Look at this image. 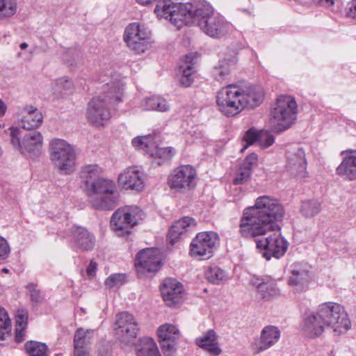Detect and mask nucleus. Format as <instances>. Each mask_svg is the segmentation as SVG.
Wrapping results in <instances>:
<instances>
[{"label": "nucleus", "mask_w": 356, "mask_h": 356, "mask_svg": "<svg viewBox=\"0 0 356 356\" xmlns=\"http://www.w3.org/2000/svg\"><path fill=\"white\" fill-rule=\"evenodd\" d=\"M195 343L211 356H218L222 353L218 342V336L213 329L202 332L195 339Z\"/></svg>", "instance_id": "nucleus-24"}, {"label": "nucleus", "mask_w": 356, "mask_h": 356, "mask_svg": "<svg viewBox=\"0 0 356 356\" xmlns=\"http://www.w3.org/2000/svg\"><path fill=\"white\" fill-rule=\"evenodd\" d=\"M197 179V171L193 166L181 165L170 174L168 184L171 189L179 193H185L195 187Z\"/></svg>", "instance_id": "nucleus-15"}, {"label": "nucleus", "mask_w": 356, "mask_h": 356, "mask_svg": "<svg viewBox=\"0 0 356 356\" xmlns=\"http://www.w3.org/2000/svg\"><path fill=\"white\" fill-rule=\"evenodd\" d=\"M140 107L143 111L158 112H167L170 109V105L166 99L159 95L144 98L140 101Z\"/></svg>", "instance_id": "nucleus-33"}, {"label": "nucleus", "mask_w": 356, "mask_h": 356, "mask_svg": "<svg viewBox=\"0 0 356 356\" xmlns=\"http://www.w3.org/2000/svg\"><path fill=\"white\" fill-rule=\"evenodd\" d=\"M268 236L256 240V247L262 257L269 261L272 257L280 259L286 253L289 243L280 232V227L271 229Z\"/></svg>", "instance_id": "nucleus-9"}, {"label": "nucleus", "mask_w": 356, "mask_h": 356, "mask_svg": "<svg viewBox=\"0 0 356 356\" xmlns=\"http://www.w3.org/2000/svg\"><path fill=\"white\" fill-rule=\"evenodd\" d=\"M260 132L257 131L255 129L251 128L248 129L243 136V147L241 149V152H244L250 145L254 143H258L260 136Z\"/></svg>", "instance_id": "nucleus-43"}, {"label": "nucleus", "mask_w": 356, "mask_h": 356, "mask_svg": "<svg viewBox=\"0 0 356 356\" xmlns=\"http://www.w3.org/2000/svg\"><path fill=\"white\" fill-rule=\"evenodd\" d=\"M155 140L154 136L151 134L138 136L132 139L131 145L135 149L149 155L152 148L154 147Z\"/></svg>", "instance_id": "nucleus-36"}, {"label": "nucleus", "mask_w": 356, "mask_h": 356, "mask_svg": "<svg viewBox=\"0 0 356 356\" xmlns=\"http://www.w3.org/2000/svg\"><path fill=\"white\" fill-rule=\"evenodd\" d=\"M195 227L196 221L191 217L185 216L178 220L172 225L168 232V240L169 243L174 245L181 236L193 230Z\"/></svg>", "instance_id": "nucleus-29"}, {"label": "nucleus", "mask_w": 356, "mask_h": 356, "mask_svg": "<svg viewBox=\"0 0 356 356\" xmlns=\"http://www.w3.org/2000/svg\"><path fill=\"white\" fill-rule=\"evenodd\" d=\"M205 277L213 284H220L228 280L227 272L217 266L209 267L205 271Z\"/></svg>", "instance_id": "nucleus-38"}, {"label": "nucleus", "mask_w": 356, "mask_h": 356, "mask_svg": "<svg viewBox=\"0 0 356 356\" xmlns=\"http://www.w3.org/2000/svg\"><path fill=\"white\" fill-rule=\"evenodd\" d=\"M97 268V264L94 261H90L89 263L87 268H86V273L88 277L92 278L96 275V270Z\"/></svg>", "instance_id": "nucleus-51"}, {"label": "nucleus", "mask_w": 356, "mask_h": 356, "mask_svg": "<svg viewBox=\"0 0 356 356\" xmlns=\"http://www.w3.org/2000/svg\"><path fill=\"white\" fill-rule=\"evenodd\" d=\"M264 99L261 88L252 85L229 84L221 88L216 94L218 111L227 117H234L243 110L259 106Z\"/></svg>", "instance_id": "nucleus-3"}, {"label": "nucleus", "mask_w": 356, "mask_h": 356, "mask_svg": "<svg viewBox=\"0 0 356 356\" xmlns=\"http://www.w3.org/2000/svg\"><path fill=\"white\" fill-rule=\"evenodd\" d=\"M151 32L144 24H129L124 30V40L127 47L137 54L144 53L149 47Z\"/></svg>", "instance_id": "nucleus-14"}, {"label": "nucleus", "mask_w": 356, "mask_h": 356, "mask_svg": "<svg viewBox=\"0 0 356 356\" xmlns=\"http://www.w3.org/2000/svg\"><path fill=\"white\" fill-rule=\"evenodd\" d=\"M17 10L16 0H1V17H10L16 13Z\"/></svg>", "instance_id": "nucleus-42"}, {"label": "nucleus", "mask_w": 356, "mask_h": 356, "mask_svg": "<svg viewBox=\"0 0 356 356\" xmlns=\"http://www.w3.org/2000/svg\"><path fill=\"white\" fill-rule=\"evenodd\" d=\"M298 104L291 95L279 96L273 104L270 122L273 129L281 132L289 129L297 120Z\"/></svg>", "instance_id": "nucleus-5"}, {"label": "nucleus", "mask_w": 356, "mask_h": 356, "mask_svg": "<svg viewBox=\"0 0 356 356\" xmlns=\"http://www.w3.org/2000/svg\"><path fill=\"white\" fill-rule=\"evenodd\" d=\"M65 228L59 227L58 233L63 237H69L72 247L76 251L91 250L95 244V238L92 234L86 228L76 226L72 222L65 220Z\"/></svg>", "instance_id": "nucleus-12"}, {"label": "nucleus", "mask_w": 356, "mask_h": 356, "mask_svg": "<svg viewBox=\"0 0 356 356\" xmlns=\"http://www.w3.org/2000/svg\"><path fill=\"white\" fill-rule=\"evenodd\" d=\"M88 331H85L83 329H78L74 335V348H83L86 344V334Z\"/></svg>", "instance_id": "nucleus-46"}, {"label": "nucleus", "mask_w": 356, "mask_h": 356, "mask_svg": "<svg viewBox=\"0 0 356 356\" xmlns=\"http://www.w3.org/2000/svg\"><path fill=\"white\" fill-rule=\"evenodd\" d=\"M28 312L24 309H19L15 314V337L17 343L25 339V330L27 327Z\"/></svg>", "instance_id": "nucleus-35"}, {"label": "nucleus", "mask_w": 356, "mask_h": 356, "mask_svg": "<svg viewBox=\"0 0 356 356\" xmlns=\"http://www.w3.org/2000/svg\"><path fill=\"white\" fill-rule=\"evenodd\" d=\"M18 121L22 128L32 130L39 127L43 122L41 111L33 105H25L18 114Z\"/></svg>", "instance_id": "nucleus-21"}, {"label": "nucleus", "mask_w": 356, "mask_h": 356, "mask_svg": "<svg viewBox=\"0 0 356 356\" xmlns=\"http://www.w3.org/2000/svg\"><path fill=\"white\" fill-rule=\"evenodd\" d=\"M257 291L260 297L264 300H270L280 295V289L275 280L253 277L250 281Z\"/></svg>", "instance_id": "nucleus-28"}, {"label": "nucleus", "mask_w": 356, "mask_h": 356, "mask_svg": "<svg viewBox=\"0 0 356 356\" xmlns=\"http://www.w3.org/2000/svg\"><path fill=\"white\" fill-rule=\"evenodd\" d=\"M325 325L318 311H316V312L305 314L301 330L306 337L315 338L322 334L324 332Z\"/></svg>", "instance_id": "nucleus-27"}, {"label": "nucleus", "mask_w": 356, "mask_h": 356, "mask_svg": "<svg viewBox=\"0 0 356 356\" xmlns=\"http://www.w3.org/2000/svg\"><path fill=\"white\" fill-rule=\"evenodd\" d=\"M162 265V255L157 248H147L140 251L135 261L138 272H157Z\"/></svg>", "instance_id": "nucleus-19"}, {"label": "nucleus", "mask_w": 356, "mask_h": 356, "mask_svg": "<svg viewBox=\"0 0 356 356\" xmlns=\"http://www.w3.org/2000/svg\"><path fill=\"white\" fill-rule=\"evenodd\" d=\"M284 209L279 200L270 195L258 197L252 206L245 208L239 219L238 234L243 238H256L278 228Z\"/></svg>", "instance_id": "nucleus-2"}, {"label": "nucleus", "mask_w": 356, "mask_h": 356, "mask_svg": "<svg viewBox=\"0 0 356 356\" xmlns=\"http://www.w3.org/2000/svg\"><path fill=\"white\" fill-rule=\"evenodd\" d=\"M175 149L171 147H160L156 141L154 142V147L152 148L149 152V156L154 159H159L157 162L158 165H161L164 161H168L172 158L175 154Z\"/></svg>", "instance_id": "nucleus-37"}, {"label": "nucleus", "mask_w": 356, "mask_h": 356, "mask_svg": "<svg viewBox=\"0 0 356 356\" xmlns=\"http://www.w3.org/2000/svg\"><path fill=\"white\" fill-rule=\"evenodd\" d=\"M348 15L356 18V0H352L349 3Z\"/></svg>", "instance_id": "nucleus-53"}, {"label": "nucleus", "mask_w": 356, "mask_h": 356, "mask_svg": "<svg viewBox=\"0 0 356 356\" xmlns=\"http://www.w3.org/2000/svg\"><path fill=\"white\" fill-rule=\"evenodd\" d=\"M123 83L120 81H111L103 86L102 95L94 97L88 104L86 117L95 127L104 126L111 118L110 104L121 102Z\"/></svg>", "instance_id": "nucleus-4"}, {"label": "nucleus", "mask_w": 356, "mask_h": 356, "mask_svg": "<svg viewBox=\"0 0 356 356\" xmlns=\"http://www.w3.org/2000/svg\"><path fill=\"white\" fill-rule=\"evenodd\" d=\"M321 3L327 7L332 6L334 3L335 0H320Z\"/></svg>", "instance_id": "nucleus-55"}, {"label": "nucleus", "mask_w": 356, "mask_h": 356, "mask_svg": "<svg viewBox=\"0 0 356 356\" xmlns=\"http://www.w3.org/2000/svg\"><path fill=\"white\" fill-rule=\"evenodd\" d=\"M143 216L142 211L137 206H127L114 212L111 219V227L118 236H124L130 232Z\"/></svg>", "instance_id": "nucleus-11"}, {"label": "nucleus", "mask_w": 356, "mask_h": 356, "mask_svg": "<svg viewBox=\"0 0 356 356\" xmlns=\"http://www.w3.org/2000/svg\"><path fill=\"white\" fill-rule=\"evenodd\" d=\"M118 183L124 189L141 191L145 188V175L138 167L129 166L118 175Z\"/></svg>", "instance_id": "nucleus-20"}, {"label": "nucleus", "mask_w": 356, "mask_h": 356, "mask_svg": "<svg viewBox=\"0 0 356 356\" xmlns=\"http://www.w3.org/2000/svg\"><path fill=\"white\" fill-rule=\"evenodd\" d=\"M74 356H90L88 353L82 348H74Z\"/></svg>", "instance_id": "nucleus-54"}, {"label": "nucleus", "mask_w": 356, "mask_h": 356, "mask_svg": "<svg viewBox=\"0 0 356 356\" xmlns=\"http://www.w3.org/2000/svg\"><path fill=\"white\" fill-rule=\"evenodd\" d=\"M9 270L6 268H1V273H8Z\"/></svg>", "instance_id": "nucleus-58"}, {"label": "nucleus", "mask_w": 356, "mask_h": 356, "mask_svg": "<svg viewBox=\"0 0 356 356\" xmlns=\"http://www.w3.org/2000/svg\"><path fill=\"white\" fill-rule=\"evenodd\" d=\"M281 332L274 325L265 326L260 334L259 339L252 344L255 353H259L273 346L280 339Z\"/></svg>", "instance_id": "nucleus-22"}, {"label": "nucleus", "mask_w": 356, "mask_h": 356, "mask_svg": "<svg viewBox=\"0 0 356 356\" xmlns=\"http://www.w3.org/2000/svg\"><path fill=\"white\" fill-rule=\"evenodd\" d=\"M159 18L168 20L177 29L184 25L197 24L208 36L220 39L232 29V24L222 16L216 14L213 6L205 0L175 3L173 0H163L154 9Z\"/></svg>", "instance_id": "nucleus-1"}, {"label": "nucleus", "mask_w": 356, "mask_h": 356, "mask_svg": "<svg viewBox=\"0 0 356 356\" xmlns=\"http://www.w3.org/2000/svg\"><path fill=\"white\" fill-rule=\"evenodd\" d=\"M321 211V204L317 200H307L302 202L300 213L305 218H313Z\"/></svg>", "instance_id": "nucleus-39"}, {"label": "nucleus", "mask_w": 356, "mask_h": 356, "mask_svg": "<svg viewBox=\"0 0 356 356\" xmlns=\"http://www.w3.org/2000/svg\"><path fill=\"white\" fill-rule=\"evenodd\" d=\"M27 47H28V44H27V43H26V42H22V43H21V44H20V47H21V49H26Z\"/></svg>", "instance_id": "nucleus-57"}, {"label": "nucleus", "mask_w": 356, "mask_h": 356, "mask_svg": "<svg viewBox=\"0 0 356 356\" xmlns=\"http://www.w3.org/2000/svg\"><path fill=\"white\" fill-rule=\"evenodd\" d=\"M291 268L289 284L294 286L296 290H304L311 279L310 266L307 263H295Z\"/></svg>", "instance_id": "nucleus-23"}, {"label": "nucleus", "mask_w": 356, "mask_h": 356, "mask_svg": "<svg viewBox=\"0 0 356 356\" xmlns=\"http://www.w3.org/2000/svg\"><path fill=\"white\" fill-rule=\"evenodd\" d=\"M139 330V324L133 314L123 312L116 316L115 331L121 342L130 343L136 338Z\"/></svg>", "instance_id": "nucleus-17"}, {"label": "nucleus", "mask_w": 356, "mask_h": 356, "mask_svg": "<svg viewBox=\"0 0 356 356\" xmlns=\"http://www.w3.org/2000/svg\"><path fill=\"white\" fill-rule=\"evenodd\" d=\"M7 109L6 105L1 101V116L4 115Z\"/></svg>", "instance_id": "nucleus-56"}, {"label": "nucleus", "mask_w": 356, "mask_h": 356, "mask_svg": "<svg viewBox=\"0 0 356 356\" xmlns=\"http://www.w3.org/2000/svg\"><path fill=\"white\" fill-rule=\"evenodd\" d=\"M127 281V277L124 273H113L110 275L104 281V284L109 289H119Z\"/></svg>", "instance_id": "nucleus-41"}, {"label": "nucleus", "mask_w": 356, "mask_h": 356, "mask_svg": "<svg viewBox=\"0 0 356 356\" xmlns=\"http://www.w3.org/2000/svg\"><path fill=\"white\" fill-rule=\"evenodd\" d=\"M72 86V81L66 77L60 78L56 80V86L60 90H68Z\"/></svg>", "instance_id": "nucleus-49"}, {"label": "nucleus", "mask_w": 356, "mask_h": 356, "mask_svg": "<svg viewBox=\"0 0 356 356\" xmlns=\"http://www.w3.org/2000/svg\"><path fill=\"white\" fill-rule=\"evenodd\" d=\"M27 289L30 292L31 300L33 302H38L40 300V296L36 286L33 284H29L27 286Z\"/></svg>", "instance_id": "nucleus-48"}, {"label": "nucleus", "mask_w": 356, "mask_h": 356, "mask_svg": "<svg viewBox=\"0 0 356 356\" xmlns=\"http://www.w3.org/2000/svg\"><path fill=\"white\" fill-rule=\"evenodd\" d=\"M49 158L53 165L61 173L70 175L76 169V151L71 144L61 138L49 142Z\"/></svg>", "instance_id": "nucleus-7"}, {"label": "nucleus", "mask_w": 356, "mask_h": 356, "mask_svg": "<svg viewBox=\"0 0 356 356\" xmlns=\"http://www.w3.org/2000/svg\"><path fill=\"white\" fill-rule=\"evenodd\" d=\"M1 321H5L4 322V329L10 330L11 327V320L8 318V315L7 312L1 307Z\"/></svg>", "instance_id": "nucleus-52"}, {"label": "nucleus", "mask_w": 356, "mask_h": 356, "mask_svg": "<svg viewBox=\"0 0 356 356\" xmlns=\"http://www.w3.org/2000/svg\"><path fill=\"white\" fill-rule=\"evenodd\" d=\"M83 191L93 208L111 210L115 207L117 195L116 185L113 180L100 177Z\"/></svg>", "instance_id": "nucleus-6"}, {"label": "nucleus", "mask_w": 356, "mask_h": 356, "mask_svg": "<svg viewBox=\"0 0 356 356\" xmlns=\"http://www.w3.org/2000/svg\"><path fill=\"white\" fill-rule=\"evenodd\" d=\"M25 349L30 356H47V346L41 342L28 341L25 343Z\"/></svg>", "instance_id": "nucleus-40"}, {"label": "nucleus", "mask_w": 356, "mask_h": 356, "mask_svg": "<svg viewBox=\"0 0 356 356\" xmlns=\"http://www.w3.org/2000/svg\"><path fill=\"white\" fill-rule=\"evenodd\" d=\"M156 336L165 356H174L181 333L177 325L165 323L156 330Z\"/></svg>", "instance_id": "nucleus-18"}, {"label": "nucleus", "mask_w": 356, "mask_h": 356, "mask_svg": "<svg viewBox=\"0 0 356 356\" xmlns=\"http://www.w3.org/2000/svg\"><path fill=\"white\" fill-rule=\"evenodd\" d=\"M138 356H161L155 340L149 337H143L136 347Z\"/></svg>", "instance_id": "nucleus-34"}, {"label": "nucleus", "mask_w": 356, "mask_h": 356, "mask_svg": "<svg viewBox=\"0 0 356 356\" xmlns=\"http://www.w3.org/2000/svg\"><path fill=\"white\" fill-rule=\"evenodd\" d=\"M257 154L255 153H251L245 157L241 165L243 167H248L250 170L252 171V169L257 165Z\"/></svg>", "instance_id": "nucleus-47"}, {"label": "nucleus", "mask_w": 356, "mask_h": 356, "mask_svg": "<svg viewBox=\"0 0 356 356\" xmlns=\"http://www.w3.org/2000/svg\"><path fill=\"white\" fill-rule=\"evenodd\" d=\"M252 171L250 170L248 167H243L241 165L234 179V184H240L247 181Z\"/></svg>", "instance_id": "nucleus-44"}, {"label": "nucleus", "mask_w": 356, "mask_h": 356, "mask_svg": "<svg viewBox=\"0 0 356 356\" xmlns=\"http://www.w3.org/2000/svg\"><path fill=\"white\" fill-rule=\"evenodd\" d=\"M317 311L325 325L334 332L342 334L350 328V321L344 307L337 302H326L321 304Z\"/></svg>", "instance_id": "nucleus-8"}, {"label": "nucleus", "mask_w": 356, "mask_h": 356, "mask_svg": "<svg viewBox=\"0 0 356 356\" xmlns=\"http://www.w3.org/2000/svg\"><path fill=\"white\" fill-rule=\"evenodd\" d=\"M196 58V54H187L179 66L177 72L179 81L181 85L184 87H189L194 81L196 72L194 67V60Z\"/></svg>", "instance_id": "nucleus-30"}, {"label": "nucleus", "mask_w": 356, "mask_h": 356, "mask_svg": "<svg viewBox=\"0 0 356 356\" xmlns=\"http://www.w3.org/2000/svg\"><path fill=\"white\" fill-rule=\"evenodd\" d=\"M284 171L297 179L302 180L309 177L305 152L298 145L286 147Z\"/></svg>", "instance_id": "nucleus-10"}, {"label": "nucleus", "mask_w": 356, "mask_h": 356, "mask_svg": "<svg viewBox=\"0 0 356 356\" xmlns=\"http://www.w3.org/2000/svg\"><path fill=\"white\" fill-rule=\"evenodd\" d=\"M219 237L214 232L198 233L190 244L191 256L198 260L209 259L213 255L214 248Z\"/></svg>", "instance_id": "nucleus-16"}, {"label": "nucleus", "mask_w": 356, "mask_h": 356, "mask_svg": "<svg viewBox=\"0 0 356 356\" xmlns=\"http://www.w3.org/2000/svg\"><path fill=\"white\" fill-rule=\"evenodd\" d=\"M10 140L12 145L21 153L27 152L37 155L40 153L43 143L42 134L37 131L23 133L18 127L10 128Z\"/></svg>", "instance_id": "nucleus-13"}, {"label": "nucleus", "mask_w": 356, "mask_h": 356, "mask_svg": "<svg viewBox=\"0 0 356 356\" xmlns=\"http://www.w3.org/2000/svg\"><path fill=\"white\" fill-rule=\"evenodd\" d=\"M102 168L97 164H88L83 166L79 172L80 186L83 188L100 178Z\"/></svg>", "instance_id": "nucleus-32"}, {"label": "nucleus", "mask_w": 356, "mask_h": 356, "mask_svg": "<svg viewBox=\"0 0 356 356\" xmlns=\"http://www.w3.org/2000/svg\"><path fill=\"white\" fill-rule=\"evenodd\" d=\"M343 161L337 168V173L348 180L356 179V149L342 152Z\"/></svg>", "instance_id": "nucleus-31"}, {"label": "nucleus", "mask_w": 356, "mask_h": 356, "mask_svg": "<svg viewBox=\"0 0 356 356\" xmlns=\"http://www.w3.org/2000/svg\"><path fill=\"white\" fill-rule=\"evenodd\" d=\"M10 248L7 241L1 236V260H4L9 256Z\"/></svg>", "instance_id": "nucleus-50"}, {"label": "nucleus", "mask_w": 356, "mask_h": 356, "mask_svg": "<svg viewBox=\"0 0 356 356\" xmlns=\"http://www.w3.org/2000/svg\"><path fill=\"white\" fill-rule=\"evenodd\" d=\"M183 291L182 284L172 278L165 279L161 288L163 300L169 306L175 305L181 301Z\"/></svg>", "instance_id": "nucleus-25"}, {"label": "nucleus", "mask_w": 356, "mask_h": 356, "mask_svg": "<svg viewBox=\"0 0 356 356\" xmlns=\"http://www.w3.org/2000/svg\"><path fill=\"white\" fill-rule=\"evenodd\" d=\"M237 63L238 58L236 52L233 51L231 54L225 56L214 67L213 71L214 78L221 82L229 81Z\"/></svg>", "instance_id": "nucleus-26"}, {"label": "nucleus", "mask_w": 356, "mask_h": 356, "mask_svg": "<svg viewBox=\"0 0 356 356\" xmlns=\"http://www.w3.org/2000/svg\"><path fill=\"white\" fill-rule=\"evenodd\" d=\"M275 142V138L273 135L268 132H260L258 143L263 148H267L272 145Z\"/></svg>", "instance_id": "nucleus-45"}]
</instances>
